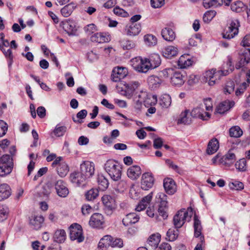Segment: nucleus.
<instances>
[{
	"label": "nucleus",
	"instance_id": "nucleus-1",
	"mask_svg": "<svg viewBox=\"0 0 250 250\" xmlns=\"http://www.w3.org/2000/svg\"><path fill=\"white\" fill-rule=\"evenodd\" d=\"M104 169L114 181L120 179L123 167L117 161L112 159L108 160L104 164Z\"/></svg>",
	"mask_w": 250,
	"mask_h": 250
},
{
	"label": "nucleus",
	"instance_id": "nucleus-2",
	"mask_svg": "<svg viewBox=\"0 0 250 250\" xmlns=\"http://www.w3.org/2000/svg\"><path fill=\"white\" fill-rule=\"evenodd\" d=\"M194 214L191 208H188L187 210L182 209L178 211L173 217V224L177 229H179L183 226L185 221H189L191 217Z\"/></svg>",
	"mask_w": 250,
	"mask_h": 250
},
{
	"label": "nucleus",
	"instance_id": "nucleus-3",
	"mask_svg": "<svg viewBox=\"0 0 250 250\" xmlns=\"http://www.w3.org/2000/svg\"><path fill=\"white\" fill-rule=\"evenodd\" d=\"M229 74V70L216 71V69H211L206 71L203 74V81L208 83L210 86L214 85L221 76Z\"/></svg>",
	"mask_w": 250,
	"mask_h": 250
},
{
	"label": "nucleus",
	"instance_id": "nucleus-4",
	"mask_svg": "<svg viewBox=\"0 0 250 250\" xmlns=\"http://www.w3.org/2000/svg\"><path fill=\"white\" fill-rule=\"evenodd\" d=\"M14 166L11 156L5 154L0 158V176L3 177L9 174Z\"/></svg>",
	"mask_w": 250,
	"mask_h": 250
},
{
	"label": "nucleus",
	"instance_id": "nucleus-5",
	"mask_svg": "<svg viewBox=\"0 0 250 250\" xmlns=\"http://www.w3.org/2000/svg\"><path fill=\"white\" fill-rule=\"evenodd\" d=\"M239 22L237 20H232L228 24V27L223 33L224 39L230 40L234 38L238 33Z\"/></svg>",
	"mask_w": 250,
	"mask_h": 250
},
{
	"label": "nucleus",
	"instance_id": "nucleus-6",
	"mask_svg": "<svg viewBox=\"0 0 250 250\" xmlns=\"http://www.w3.org/2000/svg\"><path fill=\"white\" fill-rule=\"evenodd\" d=\"M70 238L71 240H77L79 243L84 240L83 235V229L81 225L78 224H73L69 227Z\"/></svg>",
	"mask_w": 250,
	"mask_h": 250
},
{
	"label": "nucleus",
	"instance_id": "nucleus-7",
	"mask_svg": "<svg viewBox=\"0 0 250 250\" xmlns=\"http://www.w3.org/2000/svg\"><path fill=\"white\" fill-rule=\"evenodd\" d=\"M80 171L83 175L87 178L92 177L95 173V165L90 161H83L80 165Z\"/></svg>",
	"mask_w": 250,
	"mask_h": 250
},
{
	"label": "nucleus",
	"instance_id": "nucleus-8",
	"mask_svg": "<svg viewBox=\"0 0 250 250\" xmlns=\"http://www.w3.org/2000/svg\"><path fill=\"white\" fill-rule=\"evenodd\" d=\"M104 223L103 215L99 213L93 214L90 218L88 224L92 228L101 229Z\"/></svg>",
	"mask_w": 250,
	"mask_h": 250
},
{
	"label": "nucleus",
	"instance_id": "nucleus-9",
	"mask_svg": "<svg viewBox=\"0 0 250 250\" xmlns=\"http://www.w3.org/2000/svg\"><path fill=\"white\" fill-rule=\"evenodd\" d=\"M154 183V178L152 173L146 172L143 174L141 180V188L145 190L151 188Z\"/></svg>",
	"mask_w": 250,
	"mask_h": 250
},
{
	"label": "nucleus",
	"instance_id": "nucleus-10",
	"mask_svg": "<svg viewBox=\"0 0 250 250\" xmlns=\"http://www.w3.org/2000/svg\"><path fill=\"white\" fill-rule=\"evenodd\" d=\"M190 116L193 118H200L203 120H207L210 118L209 112L205 111L204 106L201 105L194 108L190 112Z\"/></svg>",
	"mask_w": 250,
	"mask_h": 250
},
{
	"label": "nucleus",
	"instance_id": "nucleus-11",
	"mask_svg": "<svg viewBox=\"0 0 250 250\" xmlns=\"http://www.w3.org/2000/svg\"><path fill=\"white\" fill-rule=\"evenodd\" d=\"M139 98L144 100V104L146 107L155 105L157 102V97L146 91H141L139 93Z\"/></svg>",
	"mask_w": 250,
	"mask_h": 250
},
{
	"label": "nucleus",
	"instance_id": "nucleus-12",
	"mask_svg": "<svg viewBox=\"0 0 250 250\" xmlns=\"http://www.w3.org/2000/svg\"><path fill=\"white\" fill-rule=\"evenodd\" d=\"M61 26L69 36L76 35L77 28L75 22L70 20H66L61 22Z\"/></svg>",
	"mask_w": 250,
	"mask_h": 250
},
{
	"label": "nucleus",
	"instance_id": "nucleus-13",
	"mask_svg": "<svg viewBox=\"0 0 250 250\" xmlns=\"http://www.w3.org/2000/svg\"><path fill=\"white\" fill-rule=\"evenodd\" d=\"M87 179L81 172H74L70 175V180L72 183L79 187H84L86 185V180Z\"/></svg>",
	"mask_w": 250,
	"mask_h": 250
},
{
	"label": "nucleus",
	"instance_id": "nucleus-14",
	"mask_svg": "<svg viewBox=\"0 0 250 250\" xmlns=\"http://www.w3.org/2000/svg\"><path fill=\"white\" fill-rule=\"evenodd\" d=\"M55 187L57 193L59 196L64 198L69 194V190L66 184L62 180L57 181Z\"/></svg>",
	"mask_w": 250,
	"mask_h": 250
},
{
	"label": "nucleus",
	"instance_id": "nucleus-15",
	"mask_svg": "<svg viewBox=\"0 0 250 250\" xmlns=\"http://www.w3.org/2000/svg\"><path fill=\"white\" fill-rule=\"evenodd\" d=\"M236 157L235 154L231 150L223 156L219 160L220 163L226 167H230L235 162Z\"/></svg>",
	"mask_w": 250,
	"mask_h": 250
},
{
	"label": "nucleus",
	"instance_id": "nucleus-16",
	"mask_svg": "<svg viewBox=\"0 0 250 250\" xmlns=\"http://www.w3.org/2000/svg\"><path fill=\"white\" fill-rule=\"evenodd\" d=\"M163 186L166 192L168 194L172 195L176 191L175 183L170 178H166L164 179Z\"/></svg>",
	"mask_w": 250,
	"mask_h": 250
},
{
	"label": "nucleus",
	"instance_id": "nucleus-17",
	"mask_svg": "<svg viewBox=\"0 0 250 250\" xmlns=\"http://www.w3.org/2000/svg\"><path fill=\"white\" fill-rule=\"evenodd\" d=\"M179 52L178 49L177 47L169 45L165 47L162 51V55L166 58L171 59L173 57L176 56Z\"/></svg>",
	"mask_w": 250,
	"mask_h": 250
},
{
	"label": "nucleus",
	"instance_id": "nucleus-18",
	"mask_svg": "<svg viewBox=\"0 0 250 250\" xmlns=\"http://www.w3.org/2000/svg\"><path fill=\"white\" fill-rule=\"evenodd\" d=\"M102 201L106 210L111 211L115 208V201L111 196L104 195L102 198Z\"/></svg>",
	"mask_w": 250,
	"mask_h": 250
},
{
	"label": "nucleus",
	"instance_id": "nucleus-19",
	"mask_svg": "<svg viewBox=\"0 0 250 250\" xmlns=\"http://www.w3.org/2000/svg\"><path fill=\"white\" fill-rule=\"evenodd\" d=\"M147 83L151 89H156L159 88L164 82L158 75H151L148 77Z\"/></svg>",
	"mask_w": 250,
	"mask_h": 250
},
{
	"label": "nucleus",
	"instance_id": "nucleus-20",
	"mask_svg": "<svg viewBox=\"0 0 250 250\" xmlns=\"http://www.w3.org/2000/svg\"><path fill=\"white\" fill-rule=\"evenodd\" d=\"M124 67H117L114 68L112 72L111 79L114 82L123 80L125 78V72L124 71Z\"/></svg>",
	"mask_w": 250,
	"mask_h": 250
},
{
	"label": "nucleus",
	"instance_id": "nucleus-21",
	"mask_svg": "<svg viewBox=\"0 0 250 250\" xmlns=\"http://www.w3.org/2000/svg\"><path fill=\"white\" fill-rule=\"evenodd\" d=\"M152 196L153 192H151L143 198L136 206L135 208L136 210L141 211L145 209L151 201Z\"/></svg>",
	"mask_w": 250,
	"mask_h": 250
},
{
	"label": "nucleus",
	"instance_id": "nucleus-22",
	"mask_svg": "<svg viewBox=\"0 0 250 250\" xmlns=\"http://www.w3.org/2000/svg\"><path fill=\"white\" fill-rule=\"evenodd\" d=\"M234 105L233 101L229 100L221 103L216 107V112L219 114H224L230 109Z\"/></svg>",
	"mask_w": 250,
	"mask_h": 250
},
{
	"label": "nucleus",
	"instance_id": "nucleus-23",
	"mask_svg": "<svg viewBox=\"0 0 250 250\" xmlns=\"http://www.w3.org/2000/svg\"><path fill=\"white\" fill-rule=\"evenodd\" d=\"M139 83L132 82L126 84V98L130 99L136 94V90L139 86Z\"/></svg>",
	"mask_w": 250,
	"mask_h": 250
},
{
	"label": "nucleus",
	"instance_id": "nucleus-24",
	"mask_svg": "<svg viewBox=\"0 0 250 250\" xmlns=\"http://www.w3.org/2000/svg\"><path fill=\"white\" fill-rule=\"evenodd\" d=\"M44 222V218L42 215H34L30 219L29 224L35 229L41 228Z\"/></svg>",
	"mask_w": 250,
	"mask_h": 250
},
{
	"label": "nucleus",
	"instance_id": "nucleus-25",
	"mask_svg": "<svg viewBox=\"0 0 250 250\" xmlns=\"http://www.w3.org/2000/svg\"><path fill=\"white\" fill-rule=\"evenodd\" d=\"M194 236L195 238L201 239V237H204L202 233V226L200 220L198 219V216L194 214Z\"/></svg>",
	"mask_w": 250,
	"mask_h": 250
},
{
	"label": "nucleus",
	"instance_id": "nucleus-26",
	"mask_svg": "<svg viewBox=\"0 0 250 250\" xmlns=\"http://www.w3.org/2000/svg\"><path fill=\"white\" fill-rule=\"evenodd\" d=\"M193 62L188 54H184L179 58L178 65L180 68H186L191 66Z\"/></svg>",
	"mask_w": 250,
	"mask_h": 250
},
{
	"label": "nucleus",
	"instance_id": "nucleus-27",
	"mask_svg": "<svg viewBox=\"0 0 250 250\" xmlns=\"http://www.w3.org/2000/svg\"><path fill=\"white\" fill-rule=\"evenodd\" d=\"M91 40L98 43L107 42L111 40V37L103 33H96L91 37Z\"/></svg>",
	"mask_w": 250,
	"mask_h": 250
},
{
	"label": "nucleus",
	"instance_id": "nucleus-28",
	"mask_svg": "<svg viewBox=\"0 0 250 250\" xmlns=\"http://www.w3.org/2000/svg\"><path fill=\"white\" fill-rule=\"evenodd\" d=\"M141 169L139 166L134 165L127 169V175L132 180L137 179L141 175Z\"/></svg>",
	"mask_w": 250,
	"mask_h": 250
},
{
	"label": "nucleus",
	"instance_id": "nucleus-29",
	"mask_svg": "<svg viewBox=\"0 0 250 250\" xmlns=\"http://www.w3.org/2000/svg\"><path fill=\"white\" fill-rule=\"evenodd\" d=\"M185 82V76L181 72H175L171 77V83L173 85L181 86Z\"/></svg>",
	"mask_w": 250,
	"mask_h": 250
},
{
	"label": "nucleus",
	"instance_id": "nucleus-30",
	"mask_svg": "<svg viewBox=\"0 0 250 250\" xmlns=\"http://www.w3.org/2000/svg\"><path fill=\"white\" fill-rule=\"evenodd\" d=\"M11 194V189L7 184L0 185V201L7 199Z\"/></svg>",
	"mask_w": 250,
	"mask_h": 250
},
{
	"label": "nucleus",
	"instance_id": "nucleus-31",
	"mask_svg": "<svg viewBox=\"0 0 250 250\" xmlns=\"http://www.w3.org/2000/svg\"><path fill=\"white\" fill-rule=\"evenodd\" d=\"M250 62V49L245 53L243 55L241 56L239 61L236 63L235 68L239 69Z\"/></svg>",
	"mask_w": 250,
	"mask_h": 250
},
{
	"label": "nucleus",
	"instance_id": "nucleus-32",
	"mask_svg": "<svg viewBox=\"0 0 250 250\" xmlns=\"http://www.w3.org/2000/svg\"><path fill=\"white\" fill-rule=\"evenodd\" d=\"M219 142L216 138H213L208 143L207 153L211 155L216 152L219 148Z\"/></svg>",
	"mask_w": 250,
	"mask_h": 250
},
{
	"label": "nucleus",
	"instance_id": "nucleus-33",
	"mask_svg": "<svg viewBox=\"0 0 250 250\" xmlns=\"http://www.w3.org/2000/svg\"><path fill=\"white\" fill-rule=\"evenodd\" d=\"M163 39L168 42H172L175 39L176 35L174 31L169 28H165L161 32Z\"/></svg>",
	"mask_w": 250,
	"mask_h": 250
},
{
	"label": "nucleus",
	"instance_id": "nucleus-34",
	"mask_svg": "<svg viewBox=\"0 0 250 250\" xmlns=\"http://www.w3.org/2000/svg\"><path fill=\"white\" fill-rule=\"evenodd\" d=\"M112 241V236L106 235L102 238L99 242L98 248L102 250H105L107 247H110Z\"/></svg>",
	"mask_w": 250,
	"mask_h": 250
},
{
	"label": "nucleus",
	"instance_id": "nucleus-35",
	"mask_svg": "<svg viewBox=\"0 0 250 250\" xmlns=\"http://www.w3.org/2000/svg\"><path fill=\"white\" fill-rule=\"evenodd\" d=\"M161 240V235L159 233L153 234L149 236L147 240V244L152 248H157Z\"/></svg>",
	"mask_w": 250,
	"mask_h": 250
},
{
	"label": "nucleus",
	"instance_id": "nucleus-36",
	"mask_svg": "<svg viewBox=\"0 0 250 250\" xmlns=\"http://www.w3.org/2000/svg\"><path fill=\"white\" fill-rule=\"evenodd\" d=\"M148 62L150 64V69H153L159 66L161 63V59L160 55L158 54H152L149 59Z\"/></svg>",
	"mask_w": 250,
	"mask_h": 250
},
{
	"label": "nucleus",
	"instance_id": "nucleus-37",
	"mask_svg": "<svg viewBox=\"0 0 250 250\" xmlns=\"http://www.w3.org/2000/svg\"><path fill=\"white\" fill-rule=\"evenodd\" d=\"M66 235L64 230L60 229H57L54 233V241L62 243L64 242L66 239Z\"/></svg>",
	"mask_w": 250,
	"mask_h": 250
},
{
	"label": "nucleus",
	"instance_id": "nucleus-38",
	"mask_svg": "<svg viewBox=\"0 0 250 250\" xmlns=\"http://www.w3.org/2000/svg\"><path fill=\"white\" fill-rule=\"evenodd\" d=\"M140 23H130L127 29L128 35L134 36L138 35L141 31Z\"/></svg>",
	"mask_w": 250,
	"mask_h": 250
},
{
	"label": "nucleus",
	"instance_id": "nucleus-39",
	"mask_svg": "<svg viewBox=\"0 0 250 250\" xmlns=\"http://www.w3.org/2000/svg\"><path fill=\"white\" fill-rule=\"evenodd\" d=\"M58 174L61 177H65L69 171L68 165L65 162L60 164L57 167Z\"/></svg>",
	"mask_w": 250,
	"mask_h": 250
},
{
	"label": "nucleus",
	"instance_id": "nucleus-40",
	"mask_svg": "<svg viewBox=\"0 0 250 250\" xmlns=\"http://www.w3.org/2000/svg\"><path fill=\"white\" fill-rule=\"evenodd\" d=\"M189 111L185 110L180 115V117L178 120V124H183L185 125H188L191 122V118L188 114Z\"/></svg>",
	"mask_w": 250,
	"mask_h": 250
},
{
	"label": "nucleus",
	"instance_id": "nucleus-41",
	"mask_svg": "<svg viewBox=\"0 0 250 250\" xmlns=\"http://www.w3.org/2000/svg\"><path fill=\"white\" fill-rule=\"evenodd\" d=\"M178 229L170 228L169 229L167 233L166 239L169 241H173L175 240L179 235Z\"/></svg>",
	"mask_w": 250,
	"mask_h": 250
},
{
	"label": "nucleus",
	"instance_id": "nucleus-42",
	"mask_svg": "<svg viewBox=\"0 0 250 250\" xmlns=\"http://www.w3.org/2000/svg\"><path fill=\"white\" fill-rule=\"evenodd\" d=\"M142 62V58L140 57H135L132 59L129 62V64L133 68L134 70L138 71V70H146V69H141L142 67L139 66Z\"/></svg>",
	"mask_w": 250,
	"mask_h": 250
},
{
	"label": "nucleus",
	"instance_id": "nucleus-43",
	"mask_svg": "<svg viewBox=\"0 0 250 250\" xmlns=\"http://www.w3.org/2000/svg\"><path fill=\"white\" fill-rule=\"evenodd\" d=\"M141 190L139 188L135 185H133L129 190V195L132 199H137L140 197Z\"/></svg>",
	"mask_w": 250,
	"mask_h": 250
},
{
	"label": "nucleus",
	"instance_id": "nucleus-44",
	"mask_svg": "<svg viewBox=\"0 0 250 250\" xmlns=\"http://www.w3.org/2000/svg\"><path fill=\"white\" fill-rule=\"evenodd\" d=\"M99 188L102 190L106 189L109 185L108 180L103 175H99L97 179Z\"/></svg>",
	"mask_w": 250,
	"mask_h": 250
},
{
	"label": "nucleus",
	"instance_id": "nucleus-45",
	"mask_svg": "<svg viewBox=\"0 0 250 250\" xmlns=\"http://www.w3.org/2000/svg\"><path fill=\"white\" fill-rule=\"evenodd\" d=\"M99 195V190L97 188H91L85 193V199L87 201H92Z\"/></svg>",
	"mask_w": 250,
	"mask_h": 250
},
{
	"label": "nucleus",
	"instance_id": "nucleus-46",
	"mask_svg": "<svg viewBox=\"0 0 250 250\" xmlns=\"http://www.w3.org/2000/svg\"><path fill=\"white\" fill-rule=\"evenodd\" d=\"M144 39L146 44L148 46H154L157 44V39L155 36L152 34L145 35Z\"/></svg>",
	"mask_w": 250,
	"mask_h": 250
},
{
	"label": "nucleus",
	"instance_id": "nucleus-47",
	"mask_svg": "<svg viewBox=\"0 0 250 250\" xmlns=\"http://www.w3.org/2000/svg\"><path fill=\"white\" fill-rule=\"evenodd\" d=\"M243 134V131L238 126H234L229 129V135L231 137L238 138Z\"/></svg>",
	"mask_w": 250,
	"mask_h": 250
},
{
	"label": "nucleus",
	"instance_id": "nucleus-48",
	"mask_svg": "<svg viewBox=\"0 0 250 250\" xmlns=\"http://www.w3.org/2000/svg\"><path fill=\"white\" fill-rule=\"evenodd\" d=\"M231 9L236 12H240L245 9V6L242 1H237L231 4Z\"/></svg>",
	"mask_w": 250,
	"mask_h": 250
},
{
	"label": "nucleus",
	"instance_id": "nucleus-49",
	"mask_svg": "<svg viewBox=\"0 0 250 250\" xmlns=\"http://www.w3.org/2000/svg\"><path fill=\"white\" fill-rule=\"evenodd\" d=\"M171 103V98L169 95L165 94L161 98L160 104L162 107L167 108L168 107Z\"/></svg>",
	"mask_w": 250,
	"mask_h": 250
},
{
	"label": "nucleus",
	"instance_id": "nucleus-50",
	"mask_svg": "<svg viewBox=\"0 0 250 250\" xmlns=\"http://www.w3.org/2000/svg\"><path fill=\"white\" fill-rule=\"evenodd\" d=\"M167 196L163 192L158 193L156 196V202L159 205L167 206Z\"/></svg>",
	"mask_w": 250,
	"mask_h": 250
},
{
	"label": "nucleus",
	"instance_id": "nucleus-51",
	"mask_svg": "<svg viewBox=\"0 0 250 250\" xmlns=\"http://www.w3.org/2000/svg\"><path fill=\"white\" fill-rule=\"evenodd\" d=\"M74 10V6L72 4H67L64 6L61 10L62 15L64 17H69Z\"/></svg>",
	"mask_w": 250,
	"mask_h": 250
},
{
	"label": "nucleus",
	"instance_id": "nucleus-52",
	"mask_svg": "<svg viewBox=\"0 0 250 250\" xmlns=\"http://www.w3.org/2000/svg\"><path fill=\"white\" fill-rule=\"evenodd\" d=\"M139 217L135 213H129L126 215V223L127 225L137 223Z\"/></svg>",
	"mask_w": 250,
	"mask_h": 250
},
{
	"label": "nucleus",
	"instance_id": "nucleus-53",
	"mask_svg": "<svg viewBox=\"0 0 250 250\" xmlns=\"http://www.w3.org/2000/svg\"><path fill=\"white\" fill-rule=\"evenodd\" d=\"M9 213V209L6 206H0V222L6 220Z\"/></svg>",
	"mask_w": 250,
	"mask_h": 250
},
{
	"label": "nucleus",
	"instance_id": "nucleus-54",
	"mask_svg": "<svg viewBox=\"0 0 250 250\" xmlns=\"http://www.w3.org/2000/svg\"><path fill=\"white\" fill-rule=\"evenodd\" d=\"M216 12L214 10L207 11L204 15L203 20L205 22L208 23L215 16Z\"/></svg>",
	"mask_w": 250,
	"mask_h": 250
},
{
	"label": "nucleus",
	"instance_id": "nucleus-55",
	"mask_svg": "<svg viewBox=\"0 0 250 250\" xmlns=\"http://www.w3.org/2000/svg\"><path fill=\"white\" fill-rule=\"evenodd\" d=\"M246 164L247 162L245 159H241L235 163V167L240 171H245L247 169Z\"/></svg>",
	"mask_w": 250,
	"mask_h": 250
},
{
	"label": "nucleus",
	"instance_id": "nucleus-56",
	"mask_svg": "<svg viewBox=\"0 0 250 250\" xmlns=\"http://www.w3.org/2000/svg\"><path fill=\"white\" fill-rule=\"evenodd\" d=\"M66 131V127L65 126H59L57 125L53 131L54 135L57 137L62 136Z\"/></svg>",
	"mask_w": 250,
	"mask_h": 250
},
{
	"label": "nucleus",
	"instance_id": "nucleus-57",
	"mask_svg": "<svg viewBox=\"0 0 250 250\" xmlns=\"http://www.w3.org/2000/svg\"><path fill=\"white\" fill-rule=\"evenodd\" d=\"M140 67H143L141 69H146V70H138V72H142V73H146L150 69V64H149V62H148V59L146 58L142 59V62L141 64L139 65Z\"/></svg>",
	"mask_w": 250,
	"mask_h": 250
},
{
	"label": "nucleus",
	"instance_id": "nucleus-58",
	"mask_svg": "<svg viewBox=\"0 0 250 250\" xmlns=\"http://www.w3.org/2000/svg\"><path fill=\"white\" fill-rule=\"evenodd\" d=\"M116 89L117 92L123 95H125V81L124 80L117 82Z\"/></svg>",
	"mask_w": 250,
	"mask_h": 250
},
{
	"label": "nucleus",
	"instance_id": "nucleus-59",
	"mask_svg": "<svg viewBox=\"0 0 250 250\" xmlns=\"http://www.w3.org/2000/svg\"><path fill=\"white\" fill-rule=\"evenodd\" d=\"M124 246L123 240L119 238H114L112 237V241L110 247L113 248H122Z\"/></svg>",
	"mask_w": 250,
	"mask_h": 250
},
{
	"label": "nucleus",
	"instance_id": "nucleus-60",
	"mask_svg": "<svg viewBox=\"0 0 250 250\" xmlns=\"http://www.w3.org/2000/svg\"><path fill=\"white\" fill-rule=\"evenodd\" d=\"M201 106H204V108H205L207 112H210L212 111V104L210 98L206 99L204 101V104H201Z\"/></svg>",
	"mask_w": 250,
	"mask_h": 250
},
{
	"label": "nucleus",
	"instance_id": "nucleus-61",
	"mask_svg": "<svg viewBox=\"0 0 250 250\" xmlns=\"http://www.w3.org/2000/svg\"><path fill=\"white\" fill-rule=\"evenodd\" d=\"M229 187L232 189L241 190L244 188V184L239 181H235L229 184Z\"/></svg>",
	"mask_w": 250,
	"mask_h": 250
},
{
	"label": "nucleus",
	"instance_id": "nucleus-62",
	"mask_svg": "<svg viewBox=\"0 0 250 250\" xmlns=\"http://www.w3.org/2000/svg\"><path fill=\"white\" fill-rule=\"evenodd\" d=\"M7 129V124L3 120H0V137L3 136L6 134Z\"/></svg>",
	"mask_w": 250,
	"mask_h": 250
},
{
	"label": "nucleus",
	"instance_id": "nucleus-63",
	"mask_svg": "<svg viewBox=\"0 0 250 250\" xmlns=\"http://www.w3.org/2000/svg\"><path fill=\"white\" fill-rule=\"evenodd\" d=\"M165 3V0H150L151 5L154 8L162 7Z\"/></svg>",
	"mask_w": 250,
	"mask_h": 250
},
{
	"label": "nucleus",
	"instance_id": "nucleus-64",
	"mask_svg": "<svg viewBox=\"0 0 250 250\" xmlns=\"http://www.w3.org/2000/svg\"><path fill=\"white\" fill-rule=\"evenodd\" d=\"M170 71H171V70L169 69H164L159 72L158 76L162 79L163 82L164 83L165 80L168 77L169 72Z\"/></svg>",
	"mask_w": 250,
	"mask_h": 250
}]
</instances>
